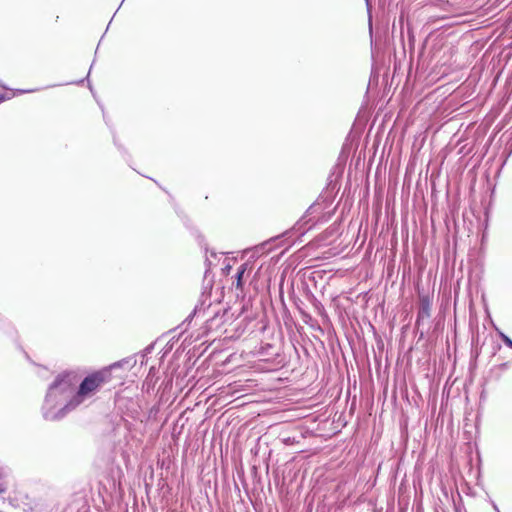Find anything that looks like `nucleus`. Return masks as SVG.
<instances>
[{
	"mask_svg": "<svg viewBox=\"0 0 512 512\" xmlns=\"http://www.w3.org/2000/svg\"><path fill=\"white\" fill-rule=\"evenodd\" d=\"M508 367V363H502L500 364L497 369L500 370V371H503L504 369H506Z\"/></svg>",
	"mask_w": 512,
	"mask_h": 512,
	"instance_id": "39448f33",
	"label": "nucleus"
},
{
	"mask_svg": "<svg viewBox=\"0 0 512 512\" xmlns=\"http://www.w3.org/2000/svg\"><path fill=\"white\" fill-rule=\"evenodd\" d=\"M500 337L508 347L512 348V340L507 335L500 333Z\"/></svg>",
	"mask_w": 512,
	"mask_h": 512,
	"instance_id": "20e7f679",
	"label": "nucleus"
},
{
	"mask_svg": "<svg viewBox=\"0 0 512 512\" xmlns=\"http://www.w3.org/2000/svg\"><path fill=\"white\" fill-rule=\"evenodd\" d=\"M4 100H5V96L4 95H0V103H2Z\"/></svg>",
	"mask_w": 512,
	"mask_h": 512,
	"instance_id": "0eeeda50",
	"label": "nucleus"
},
{
	"mask_svg": "<svg viewBox=\"0 0 512 512\" xmlns=\"http://www.w3.org/2000/svg\"><path fill=\"white\" fill-rule=\"evenodd\" d=\"M246 271V264H242L237 271L236 275V288L242 289L243 288V275Z\"/></svg>",
	"mask_w": 512,
	"mask_h": 512,
	"instance_id": "f03ea898",
	"label": "nucleus"
},
{
	"mask_svg": "<svg viewBox=\"0 0 512 512\" xmlns=\"http://www.w3.org/2000/svg\"><path fill=\"white\" fill-rule=\"evenodd\" d=\"M112 379L111 367L94 371L88 374L80 383L78 391L71 399L68 406L76 407L85 399L95 395L103 385Z\"/></svg>",
	"mask_w": 512,
	"mask_h": 512,
	"instance_id": "f257e3e1",
	"label": "nucleus"
},
{
	"mask_svg": "<svg viewBox=\"0 0 512 512\" xmlns=\"http://www.w3.org/2000/svg\"><path fill=\"white\" fill-rule=\"evenodd\" d=\"M68 378V375H59L56 380L53 382L51 388H58L62 384L66 383V379Z\"/></svg>",
	"mask_w": 512,
	"mask_h": 512,
	"instance_id": "7ed1b4c3",
	"label": "nucleus"
},
{
	"mask_svg": "<svg viewBox=\"0 0 512 512\" xmlns=\"http://www.w3.org/2000/svg\"><path fill=\"white\" fill-rule=\"evenodd\" d=\"M5 490L6 488L2 484H0V494L4 493Z\"/></svg>",
	"mask_w": 512,
	"mask_h": 512,
	"instance_id": "423d86ee",
	"label": "nucleus"
}]
</instances>
